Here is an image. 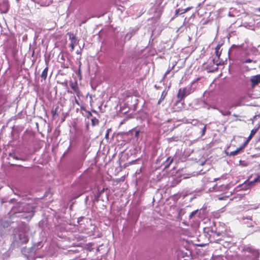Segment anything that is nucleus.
Masks as SVG:
<instances>
[{
	"label": "nucleus",
	"mask_w": 260,
	"mask_h": 260,
	"mask_svg": "<svg viewBox=\"0 0 260 260\" xmlns=\"http://www.w3.org/2000/svg\"><path fill=\"white\" fill-rule=\"evenodd\" d=\"M104 190H105V189H104V188H103V189L100 191V194L102 193L103 192H104Z\"/></svg>",
	"instance_id": "nucleus-30"
},
{
	"label": "nucleus",
	"mask_w": 260,
	"mask_h": 260,
	"mask_svg": "<svg viewBox=\"0 0 260 260\" xmlns=\"http://www.w3.org/2000/svg\"><path fill=\"white\" fill-rule=\"evenodd\" d=\"M87 114H88V115H87L88 118H89L90 116H92V114L90 111H88Z\"/></svg>",
	"instance_id": "nucleus-26"
},
{
	"label": "nucleus",
	"mask_w": 260,
	"mask_h": 260,
	"mask_svg": "<svg viewBox=\"0 0 260 260\" xmlns=\"http://www.w3.org/2000/svg\"><path fill=\"white\" fill-rule=\"evenodd\" d=\"M258 11L260 12V7L258 9Z\"/></svg>",
	"instance_id": "nucleus-34"
},
{
	"label": "nucleus",
	"mask_w": 260,
	"mask_h": 260,
	"mask_svg": "<svg viewBox=\"0 0 260 260\" xmlns=\"http://www.w3.org/2000/svg\"><path fill=\"white\" fill-rule=\"evenodd\" d=\"M10 8V5L8 1H3L0 4V10L3 13H7Z\"/></svg>",
	"instance_id": "nucleus-2"
},
{
	"label": "nucleus",
	"mask_w": 260,
	"mask_h": 260,
	"mask_svg": "<svg viewBox=\"0 0 260 260\" xmlns=\"http://www.w3.org/2000/svg\"><path fill=\"white\" fill-rule=\"evenodd\" d=\"M250 82L252 87H254L260 83V74L252 76L250 79Z\"/></svg>",
	"instance_id": "nucleus-4"
},
{
	"label": "nucleus",
	"mask_w": 260,
	"mask_h": 260,
	"mask_svg": "<svg viewBox=\"0 0 260 260\" xmlns=\"http://www.w3.org/2000/svg\"><path fill=\"white\" fill-rule=\"evenodd\" d=\"M229 198V196H222L218 198L219 200H225Z\"/></svg>",
	"instance_id": "nucleus-18"
},
{
	"label": "nucleus",
	"mask_w": 260,
	"mask_h": 260,
	"mask_svg": "<svg viewBox=\"0 0 260 260\" xmlns=\"http://www.w3.org/2000/svg\"><path fill=\"white\" fill-rule=\"evenodd\" d=\"M33 215H34L33 213L31 214V215H30L29 216V219H30L33 216Z\"/></svg>",
	"instance_id": "nucleus-29"
},
{
	"label": "nucleus",
	"mask_w": 260,
	"mask_h": 260,
	"mask_svg": "<svg viewBox=\"0 0 260 260\" xmlns=\"http://www.w3.org/2000/svg\"><path fill=\"white\" fill-rule=\"evenodd\" d=\"M180 9H178L175 10V16H177L179 13Z\"/></svg>",
	"instance_id": "nucleus-23"
},
{
	"label": "nucleus",
	"mask_w": 260,
	"mask_h": 260,
	"mask_svg": "<svg viewBox=\"0 0 260 260\" xmlns=\"http://www.w3.org/2000/svg\"><path fill=\"white\" fill-rule=\"evenodd\" d=\"M252 61V59H250V58H248L247 59H246L244 62V63H250Z\"/></svg>",
	"instance_id": "nucleus-21"
},
{
	"label": "nucleus",
	"mask_w": 260,
	"mask_h": 260,
	"mask_svg": "<svg viewBox=\"0 0 260 260\" xmlns=\"http://www.w3.org/2000/svg\"><path fill=\"white\" fill-rule=\"evenodd\" d=\"M75 102H76L77 104L79 105V102H78V101L77 100H75Z\"/></svg>",
	"instance_id": "nucleus-31"
},
{
	"label": "nucleus",
	"mask_w": 260,
	"mask_h": 260,
	"mask_svg": "<svg viewBox=\"0 0 260 260\" xmlns=\"http://www.w3.org/2000/svg\"><path fill=\"white\" fill-rule=\"evenodd\" d=\"M197 212V211H194L192 212L189 215V217L190 218H192L196 214Z\"/></svg>",
	"instance_id": "nucleus-20"
},
{
	"label": "nucleus",
	"mask_w": 260,
	"mask_h": 260,
	"mask_svg": "<svg viewBox=\"0 0 260 260\" xmlns=\"http://www.w3.org/2000/svg\"><path fill=\"white\" fill-rule=\"evenodd\" d=\"M206 126H204V128H203V134L205 133V132L206 131Z\"/></svg>",
	"instance_id": "nucleus-27"
},
{
	"label": "nucleus",
	"mask_w": 260,
	"mask_h": 260,
	"mask_svg": "<svg viewBox=\"0 0 260 260\" xmlns=\"http://www.w3.org/2000/svg\"><path fill=\"white\" fill-rule=\"evenodd\" d=\"M11 158H12L16 160H17L18 159V157L15 154V153L13 152L9 153L7 159L10 160Z\"/></svg>",
	"instance_id": "nucleus-11"
},
{
	"label": "nucleus",
	"mask_w": 260,
	"mask_h": 260,
	"mask_svg": "<svg viewBox=\"0 0 260 260\" xmlns=\"http://www.w3.org/2000/svg\"><path fill=\"white\" fill-rule=\"evenodd\" d=\"M70 86L71 87V88L74 90V91L76 93L78 96L81 95V92L79 89L77 82H70Z\"/></svg>",
	"instance_id": "nucleus-3"
},
{
	"label": "nucleus",
	"mask_w": 260,
	"mask_h": 260,
	"mask_svg": "<svg viewBox=\"0 0 260 260\" xmlns=\"http://www.w3.org/2000/svg\"><path fill=\"white\" fill-rule=\"evenodd\" d=\"M173 161V158H171V157H169L166 161L164 163L165 165V168L167 169L168 168L170 165L172 163Z\"/></svg>",
	"instance_id": "nucleus-9"
},
{
	"label": "nucleus",
	"mask_w": 260,
	"mask_h": 260,
	"mask_svg": "<svg viewBox=\"0 0 260 260\" xmlns=\"http://www.w3.org/2000/svg\"><path fill=\"white\" fill-rule=\"evenodd\" d=\"M217 234L218 236H219V235H220L219 233H217Z\"/></svg>",
	"instance_id": "nucleus-36"
},
{
	"label": "nucleus",
	"mask_w": 260,
	"mask_h": 260,
	"mask_svg": "<svg viewBox=\"0 0 260 260\" xmlns=\"http://www.w3.org/2000/svg\"><path fill=\"white\" fill-rule=\"evenodd\" d=\"M258 128H253L251 131L249 137L247 138V140L244 142L246 143V145L248 144L249 141L251 139V138L254 136L255 133L257 132Z\"/></svg>",
	"instance_id": "nucleus-8"
},
{
	"label": "nucleus",
	"mask_w": 260,
	"mask_h": 260,
	"mask_svg": "<svg viewBox=\"0 0 260 260\" xmlns=\"http://www.w3.org/2000/svg\"><path fill=\"white\" fill-rule=\"evenodd\" d=\"M21 216H22V218H27V217L22 216V215H21Z\"/></svg>",
	"instance_id": "nucleus-32"
},
{
	"label": "nucleus",
	"mask_w": 260,
	"mask_h": 260,
	"mask_svg": "<svg viewBox=\"0 0 260 260\" xmlns=\"http://www.w3.org/2000/svg\"><path fill=\"white\" fill-rule=\"evenodd\" d=\"M45 62L46 64V68L44 69L43 71L41 77L42 79H43L44 80L46 79L47 75H48V63H49V60H45Z\"/></svg>",
	"instance_id": "nucleus-6"
},
{
	"label": "nucleus",
	"mask_w": 260,
	"mask_h": 260,
	"mask_svg": "<svg viewBox=\"0 0 260 260\" xmlns=\"http://www.w3.org/2000/svg\"><path fill=\"white\" fill-rule=\"evenodd\" d=\"M99 123V120L95 117H93L91 119V124L92 126H95L96 125H98Z\"/></svg>",
	"instance_id": "nucleus-12"
},
{
	"label": "nucleus",
	"mask_w": 260,
	"mask_h": 260,
	"mask_svg": "<svg viewBox=\"0 0 260 260\" xmlns=\"http://www.w3.org/2000/svg\"><path fill=\"white\" fill-rule=\"evenodd\" d=\"M241 252L243 253L242 260H258L259 252L251 246L244 245L242 246Z\"/></svg>",
	"instance_id": "nucleus-1"
},
{
	"label": "nucleus",
	"mask_w": 260,
	"mask_h": 260,
	"mask_svg": "<svg viewBox=\"0 0 260 260\" xmlns=\"http://www.w3.org/2000/svg\"><path fill=\"white\" fill-rule=\"evenodd\" d=\"M192 8V7H187L186 8V9H184L182 12H181L180 14H184L188 11H189V10H190Z\"/></svg>",
	"instance_id": "nucleus-15"
},
{
	"label": "nucleus",
	"mask_w": 260,
	"mask_h": 260,
	"mask_svg": "<svg viewBox=\"0 0 260 260\" xmlns=\"http://www.w3.org/2000/svg\"><path fill=\"white\" fill-rule=\"evenodd\" d=\"M17 160H20L22 161H26L27 160L26 157H18V159Z\"/></svg>",
	"instance_id": "nucleus-22"
},
{
	"label": "nucleus",
	"mask_w": 260,
	"mask_h": 260,
	"mask_svg": "<svg viewBox=\"0 0 260 260\" xmlns=\"http://www.w3.org/2000/svg\"><path fill=\"white\" fill-rule=\"evenodd\" d=\"M238 47H240V46H237V45H233L231 47V48H238Z\"/></svg>",
	"instance_id": "nucleus-25"
},
{
	"label": "nucleus",
	"mask_w": 260,
	"mask_h": 260,
	"mask_svg": "<svg viewBox=\"0 0 260 260\" xmlns=\"http://www.w3.org/2000/svg\"><path fill=\"white\" fill-rule=\"evenodd\" d=\"M69 39H70V40H71V42L72 41H74L76 42L75 36L73 34H70Z\"/></svg>",
	"instance_id": "nucleus-16"
},
{
	"label": "nucleus",
	"mask_w": 260,
	"mask_h": 260,
	"mask_svg": "<svg viewBox=\"0 0 260 260\" xmlns=\"http://www.w3.org/2000/svg\"><path fill=\"white\" fill-rule=\"evenodd\" d=\"M75 43H76V42L74 41H72L71 43L70 47H71V49L72 50H73L74 49Z\"/></svg>",
	"instance_id": "nucleus-17"
},
{
	"label": "nucleus",
	"mask_w": 260,
	"mask_h": 260,
	"mask_svg": "<svg viewBox=\"0 0 260 260\" xmlns=\"http://www.w3.org/2000/svg\"><path fill=\"white\" fill-rule=\"evenodd\" d=\"M58 106L56 107L54 109H52L51 110V113L52 115V116L54 117L56 115H58Z\"/></svg>",
	"instance_id": "nucleus-13"
},
{
	"label": "nucleus",
	"mask_w": 260,
	"mask_h": 260,
	"mask_svg": "<svg viewBox=\"0 0 260 260\" xmlns=\"http://www.w3.org/2000/svg\"><path fill=\"white\" fill-rule=\"evenodd\" d=\"M220 47L219 45L217 46V47L215 48V53L217 56H218V58L220 57V53H219V50Z\"/></svg>",
	"instance_id": "nucleus-14"
},
{
	"label": "nucleus",
	"mask_w": 260,
	"mask_h": 260,
	"mask_svg": "<svg viewBox=\"0 0 260 260\" xmlns=\"http://www.w3.org/2000/svg\"><path fill=\"white\" fill-rule=\"evenodd\" d=\"M17 3H19V0H16Z\"/></svg>",
	"instance_id": "nucleus-35"
},
{
	"label": "nucleus",
	"mask_w": 260,
	"mask_h": 260,
	"mask_svg": "<svg viewBox=\"0 0 260 260\" xmlns=\"http://www.w3.org/2000/svg\"><path fill=\"white\" fill-rule=\"evenodd\" d=\"M186 95V88H184L182 90L180 89L177 93V96L179 100L177 102H181Z\"/></svg>",
	"instance_id": "nucleus-5"
},
{
	"label": "nucleus",
	"mask_w": 260,
	"mask_h": 260,
	"mask_svg": "<svg viewBox=\"0 0 260 260\" xmlns=\"http://www.w3.org/2000/svg\"><path fill=\"white\" fill-rule=\"evenodd\" d=\"M246 143H244L242 146L238 148L236 150L231 151L230 153V156H235L238 154L241 151H242L246 146Z\"/></svg>",
	"instance_id": "nucleus-7"
},
{
	"label": "nucleus",
	"mask_w": 260,
	"mask_h": 260,
	"mask_svg": "<svg viewBox=\"0 0 260 260\" xmlns=\"http://www.w3.org/2000/svg\"><path fill=\"white\" fill-rule=\"evenodd\" d=\"M173 68H174V67H173L172 68V69H171L168 70V71L165 73V75H164V78H166V77L167 75H168V74L170 73V72H171V71L173 69Z\"/></svg>",
	"instance_id": "nucleus-19"
},
{
	"label": "nucleus",
	"mask_w": 260,
	"mask_h": 260,
	"mask_svg": "<svg viewBox=\"0 0 260 260\" xmlns=\"http://www.w3.org/2000/svg\"><path fill=\"white\" fill-rule=\"evenodd\" d=\"M167 94V91L164 90L162 92L161 96L157 102L158 105H159L160 104V103L165 99Z\"/></svg>",
	"instance_id": "nucleus-10"
},
{
	"label": "nucleus",
	"mask_w": 260,
	"mask_h": 260,
	"mask_svg": "<svg viewBox=\"0 0 260 260\" xmlns=\"http://www.w3.org/2000/svg\"><path fill=\"white\" fill-rule=\"evenodd\" d=\"M108 136V134H107V135H106V136Z\"/></svg>",
	"instance_id": "nucleus-37"
},
{
	"label": "nucleus",
	"mask_w": 260,
	"mask_h": 260,
	"mask_svg": "<svg viewBox=\"0 0 260 260\" xmlns=\"http://www.w3.org/2000/svg\"><path fill=\"white\" fill-rule=\"evenodd\" d=\"M140 131H136L135 132V137H138L139 135Z\"/></svg>",
	"instance_id": "nucleus-24"
},
{
	"label": "nucleus",
	"mask_w": 260,
	"mask_h": 260,
	"mask_svg": "<svg viewBox=\"0 0 260 260\" xmlns=\"http://www.w3.org/2000/svg\"><path fill=\"white\" fill-rule=\"evenodd\" d=\"M179 182H180V180L177 181L175 183H173V184H174V185H176V184L179 183Z\"/></svg>",
	"instance_id": "nucleus-28"
},
{
	"label": "nucleus",
	"mask_w": 260,
	"mask_h": 260,
	"mask_svg": "<svg viewBox=\"0 0 260 260\" xmlns=\"http://www.w3.org/2000/svg\"><path fill=\"white\" fill-rule=\"evenodd\" d=\"M8 163H9L10 165H11V166H14V164H11L10 161H9Z\"/></svg>",
	"instance_id": "nucleus-33"
}]
</instances>
